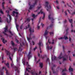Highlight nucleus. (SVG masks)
<instances>
[{"label": "nucleus", "instance_id": "6", "mask_svg": "<svg viewBox=\"0 0 75 75\" xmlns=\"http://www.w3.org/2000/svg\"><path fill=\"white\" fill-rule=\"evenodd\" d=\"M4 31L3 32V33L5 35H6V36H7L8 37V35L6 33L7 32V31H8V28L7 26H6L5 28H4Z\"/></svg>", "mask_w": 75, "mask_h": 75}, {"label": "nucleus", "instance_id": "30", "mask_svg": "<svg viewBox=\"0 0 75 75\" xmlns=\"http://www.w3.org/2000/svg\"><path fill=\"white\" fill-rule=\"evenodd\" d=\"M8 16H9V19L10 20H11V16H10L9 14H8Z\"/></svg>", "mask_w": 75, "mask_h": 75}, {"label": "nucleus", "instance_id": "25", "mask_svg": "<svg viewBox=\"0 0 75 75\" xmlns=\"http://www.w3.org/2000/svg\"><path fill=\"white\" fill-rule=\"evenodd\" d=\"M11 44H12V46H13V47H14V42H13V41H11Z\"/></svg>", "mask_w": 75, "mask_h": 75}, {"label": "nucleus", "instance_id": "40", "mask_svg": "<svg viewBox=\"0 0 75 75\" xmlns=\"http://www.w3.org/2000/svg\"><path fill=\"white\" fill-rule=\"evenodd\" d=\"M50 61V59H49V58H47V59L46 60V62H49Z\"/></svg>", "mask_w": 75, "mask_h": 75}, {"label": "nucleus", "instance_id": "21", "mask_svg": "<svg viewBox=\"0 0 75 75\" xmlns=\"http://www.w3.org/2000/svg\"><path fill=\"white\" fill-rule=\"evenodd\" d=\"M55 67H56V65H55V64H54L53 65V66L52 67V71H53L54 69V68H55Z\"/></svg>", "mask_w": 75, "mask_h": 75}, {"label": "nucleus", "instance_id": "43", "mask_svg": "<svg viewBox=\"0 0 75 75\" xmlns=\"http://www.w3.org/2000/svg\"><path fill=\"white\" fill-rule=\"evenodd\" d=\"M6 20L7 23H9V22L8 21V18H6Z\"/></svg>", "mask_w": 75, "mask_h": 75}, {"label": "nucleus", "instance_id": "5", "mask_svg": "<svg viewBox=\"0 0 75 75\" xmlns=\"http://www.w3.org/2000/svg\"><path fill=\"white\" fill-rule=\"evenodd\" d=\"M4 50H5V52H6L7 55H8L9 57V59H10L11 61H12V59L11 58V56H10L11 54L10 53V52L6 50V49H4Z\"/></svg>", "mask_w": 75, "mask_h": 75}, {"label": "nucleus", "instance_id": "57", "mask_svg": "<svg viewBox=\"0 0 75 75\" xmlns=\"http://www.w3.org/2000/svg\"><path fill=\"white\" fill-rule=\"evenodd\" d=\"M48 42H49V43L50 44H51V42H50V39H49L48 40Z\"/></svg>", "mask_w": 75, "mask_h": 75}, {"label": "nucleus", "instance_id": "36", "mask_svg": "<svg viewBox=\"0 0 75 75\" xmlns=\"http://www.w3.org/2000/svg\"><path fill=\"white\" fill-rule=\"evenodd\" d=\"M16 41L17 43H18V44H19V41L17 39H16Z\"/></svg>", "mask_w": 75, "mask_h": 75}, {"label": "nucleus", "instance_id": "11", "mask_svg": "<svg viewBox=\"0 0 75 75\" xmlns=\"http://www.w3.org/2000/svg\"><path fill=\"white\" fill-rule=\"evenodd\" d=\"M29 30L30 31V36H31V33H34V29H33V30L32 31V28H30L29 29Z\"/></svg>", "mask_w": 75, "mask_h": 75}, {"label": "nucleus", "instance_id": "55", "mask_svg": "<svg viewBox=\"0 0 75 75\" xmlns=\"http://www.w3.org/2000/svg\"><path fill=\"white\" fill-rule=\"evenodd\" d=\"M61 39H63V38L62 37H61V38H58L59 40H61Z\"/></svg>", "mask_w": 75, "mask_h": 75}, {"label": "nucleus", "instance_id": "16", "mask_svg": "<svg viewBox=\"0 0 75 75\" xmlns=\"http://www.w3.org/2000/svg\"><path fill=\"white\" fill-rule=\"evenodd\" d=\"M37 15H35V14H33L32 15V17H33V18L32 19V21H33V19L35 18V17H37Z\"/></svg>", "mask_w": 75, "mask_h": 75}, {"label": "nucleus", "instance_id": "17", "mask_svg": "<svg viewBox=\"0 0 75 75\" xmlns=\"http://www.w3.org/2000/svg\"><path fill=\"white\" fill-rule=\"evenodd\" d=\"M40 67L42 68V67L43 66V64L42 63H39Z\"/></svg>", "mask_w": 75, "mask_h": 75}, {"label": "nucleus", "instance_id": "1", "mask_svg": "<svg viewBox=\"0 0 75 75\" xmlns=\"http://www.w3.org/2000/svg\"><path fill=\"white\" fill-rule=\"evenodd\" d=\"M68 55H65V56H64L62 55V53L61 52L60 53V54L59 56L58 57V59H61L62 58H63V61H68Z\"/></svg>", "mask_w": 75, "mask_h": 75}, {"label": "nucleus", "instance_id": "58", "mask_svg": "<svg viewBox=\"0 0 75 75\" xmlns=\"http://www.w3.org/2000/svg\"><path fill=\"white\" fill-rule=\"evenodd\" d=\"M69 60L71 61V57L69 56Z\"/></svg>", "mask_w": 75, "mask_h": 75}, {"label": "nucleus", "instance_id": "53", "mask_svg": "<svg viewBox=\"0 0 75 75\" xmlns=\"http://www.w3.org/2000/svg\"><path fill=\"white\" fill-rule=\"evenodd\" d=\"M63 51H64V50L65 49V47H64V45L63 46Z\"/></svg>", "mask_w": 75, "mask_h": 75}, {"label": "nucleus", "instance_id": "50", "mask_svg": "<svg viewBox=\"0 0 75 75\" xmlns=\"http://www.w3.org/2000/svg\"><path fill=\"white\" fill-rule=\"evenodd\" d=\"M11 67H13V66H14V64H13V63H11Z\"/></svg>", "mask_w": 75, "mask_h": 75}, {"label": "nucleus", "instance_id": "34", "mask_svg": "<svg viewBox=\"0 0 75 75\" xmlns=\"http://www.w3.org/2000/svg\"><path fill=\"white\" fill-rule=\"evenodd\" d=\"M13 13H15V14H16V15H18V12H15V11H13Z\"/></svg>", "mask_w": 75, "mask_h": 75}, {"label": "nucleus", "instance_id": "22", "mask_svg": "<svg viewBox=\"0 0 75 75\" xmlns=\"http://www.w3.org/2000/svg\"><path fill=\"white\" fill-rule=\"evenodd\" d=\"M69 71H73V69L71 68V67H70L69 69Z\"/></svg>", "mask_w": 75, "mask_h": 75}, {"label": "nucleus", "instance_id": "52", "mask_svg": "<svg viewBox=\"0 0 75 75\" xmlns=\"http://www.w3.org/2000/svg\"><path fill=\"white\" fill-rule=\"evenodd\" d=\"M71 1H72V2H73L74 4V5H75V1H74L73 0H71Z\"/></svg>", "mask_w": 75, "mask_h": 75}, {"label": "nucleus", "instance_id": "42", "mask_svg": "<svg viewBox=\"0 0 75 75\" xmlns=\"http://www.w3.org/2000/svg\"><path fill=\"white\" fill-rule=\"evenodd\" d=\"M66 71V68H65L62 71V72H65Z\"/></svg>", "mask_w": 75, "mask_h": 75}, {"label": "nucleus", "instance_id": "9", "mask_svg": "<svg viewBox=\"0 0 75 75\" xmlns=\"http://www.w3.org/2000/svg\"><path fill=\"white\" fill-rule=\"evenodd\" d=\"M31 51H30L29 52L28 54L27 55L28 57V59H30V58H31Z\"/></svg>", "mask_w": 75, "mask_h": 75}, {"label": "nucleus", "instance_id": "8", "mask_svg": "<svg viewBox=\"0 0 75 75\" xmlns=\"http://www.w3.org/2000/svg\"><path fill=\"white\" fill-rule=\"evenodd\" d=\"M40 13H41V14H43V17L42 18V19H43V20H44V18H45V13H43V12L42 11V9H41V10H40V12H39L38 13V15L39 14H40Z\"/></svg>", "mask_w": 75, "mask_h": 75}, {"label": "nucleus", "instance_id": "14", "mask_svg": "<svg viewBox=\"0 0 75 75\" xmlns=\"http://www.w3.org/2000/svg\"><path fill=\"white\" fill-rule=\"evenodd\" d=\"M31 74L32 75H38V74L37 73H36V71H33V72H31Z\"/></svg>", "mask_w": 75, "mask_h": 75}, {"label": "nucleus", "instance_id": "39", "mask_svg": "<svg viewBox=\"0 0 75 75\" xmlns=\"http://www.w3.org/2000/svg\"><path fill=\"white\" fill-rule=\"evenodd\" d=\"M68 30H69V28H67L66 29V33L67 34H68Z\"/></svg>", "mask_w": 75, "mask_h": 75}, {"label": "nucleus", "instance_id": "24", "mask_svg": "<svg viewBox=\"0 0 75 75\" xmlns=\"http://www.w3.org/2000/svg\"><path fill=\"white\" fill-rule=\"evenodd\" d=\"M64 39L65 40H66L68 39V37H67V36L65 35H64Z\"/></svg>", "mask_w": 75, "mask_h": 75}, {"label": "nucleus", "instance_id": "32", "mask_svg": "<svg viewBox=\"0 0 75 75\" xmlns=\"http://www.w3.org/2000/svg\"><path fill=\"white\" fill-rule=\"evenodd\" d=\"M71 33H75V30H73V29L71 30Z\"/></svg>", "mask_w": 75, "mask_h": 75}, {"label": "nucleus", "instance_id": "19", "mask_svg": "<svg viewBox=\"0 0 75 75\" xmlns=\"http://www.w3.org/2000/svg\"><path fill=\"white\" fill-rule=\"evenodd\" d=\"M28 69H31V68H26V71H28V72H30V71L28 70Z\"/></svg>", "mask_w": 75, "mask_h": 75}, {"label": "nucleus", "instance_id": "45", "mask_svg": "<svg viewBox=\"0 0 75 75\" xmlns=\"http://www.w3.org/2000/svg\"><path fill=\"white\" fill-rule=\"evenodd\" d=\"M6 13H7L8 14H9V11H6Z\"/></svg>", "mask_w": 75, "mask_h": 75}, {"label": "nucleus", "instance_id": "33", "mask_svg": "<svg viewBox=\"0 0 75 75\" xmlns=\"http://www.w3.org/2000/svg\"><path fill=\"white\" fill-rule=\"evenodd\" d=\"M5 71H6V74H7V75H8V70L6 69H5Z\"/></svg>", "mask_w": 75, "mask_h": 75}, {"label": "nucleus", "instance_id": "10", "mask_svg": "<svg viewBox=\"0 0 75 75\" xmlns=\"http://www.w3.org/2000/svg\"><path fill=\"white\" fill-rule=\"evenodd\" d=\"M69 23H71V28H72V27H73V25H72V24H73L72 22L73 21V20L72 19H69Z\"/></svg>", "mask_w": 75, "mask_h": 75}, {"label": "nucleus", "instance_id": "31", "mask_svg": "<svg viewBox=\"0 0 75 75\" xmlns=\"http://www.w3.org/2000/svg\"><path fill=\"white\" fill-rule=\"evenodd\" d=\"M6 66H7L8 68H9V64H8V63H7L6 64Z\"/></svg>", "mask_w": 75, "mask_h": 75}, {"label": "nucleus", "instance_id": "28", "mask_svg": "<svg viewBox=\"0 0 75 75\" xmlns=\"http://www.w3.org/2000/svg\"><path fill=\"white\" fill-rule=\"evenodd\" d=\"M13 50L14 52H16L17 50V48L16 47L13 48Z\"/></svg>", "mask_w": 75, "mask_h": 75}, {"label": "nucleus", "instance_id": "61", "mask_svg": "<svg viewBox=\"0 0 75 75\" xmlns=\"http://www.w3.org/2000/svg\"><path fill=\"white\" fill-rule=\"evenodd\" d=\"M71 41V38L70 37H69V41Z\"/></svg>", "mask_w": 75, "mask_h": 75}, {"label": "nucleus", "instance_id": "3", "mask_svg": "<svg viewBox=\"0 0 75 75\" xmlns=\"http://www.w3.org/2000/svg\"><path fill=\"white\" fill-rule=\"evenodd\" d=\"M45 7H46V9L47 11H49V13L50 12V11L51 10V7L50 5H49L48 6V2L47 1L45 2Z\"/></svg>", "mask_w": 75, "mask_h": 75}, {"label": "nucleus", "instance_id": "47", "mask_svg": "<svg viewBox=\"0 0 75 75\" xmlns=\"http://www.w3.org/2000/svg\"><path fill=\"white\" fill-rule=\"evenodd\" d=\"M30 20L29 18H27L26 19V21H30Z\"/></svg>", "mask_w": 75, "mask_h": 75}, {"label": "nucleus", "instance_id": "48", "mask_svg": "<svg viewBox=\"0 0 75 75\" xmlns=\"http://www.w3.org/2000/svg\"><path fill=\"white\" fill-rule=\"evenodd\" d=\"M32 44H33V45H34L35 44V43L33 41H32Z\"/></svg>", "mask_w": 75, "mask_h": 75}, {"label": "nucleus", "instance_id": "20", "mask_svg": "<svg viewBox=\"0 0 75 75\" xmlns=\"http://www.w3.org/2000/svg\"><path fill=\"white\" fill-rule=\"evenodd\" d=\"M47 48L48 50H51L52 49V47H50L48 46H47Z\"/></svg>", "mask_w": 75, "mask_h": 75}, {"label": "nucleus", "instance_id": "38", "mask_svg": "<svg viewBox=\"0 0 75 75\" xmlns=\"http://www.w3.org/2000/svg\"><path fill=\"white\" fill-rule=\"evenodd\" d=\"M0 12L1 14H3L4 13H3V12L2 11V10L1 9L0 10Z\"/></svg>", "mask_w": 75, "mask_h": 75}, {"label": "nucleus", "instance_id": "13", "mask_svg": "<svg viewBox=\"0 0 75 75\" xmlns=\"http://www.w3.org/2000/svg\"><path fill=\"white\" fill-rule=\"evenodd\" d=\"M52 61H57V60L56 57L54 56V57H53L52 55Z\"/></svg>", "mask_w": 75, "mask_h": 75}, {"label": "nucleus", "instance_id": "2", "mask_svg": "<svg viewBox=\"0 0 75 75\" xmlns=\"http://www.w3.org/2000/svg\"><path fill=\"white\" fill-rule=\"evenodd\" d=\"M51 14H50L48 16V18L49 20H51V22L52 24H51L49 26L47 27V29H48L50 28H52L53 26H54V24H53V23H54V19L53 18V17H51Z\"/></svg>", "mask_w": 75, "mask_h": 75}, {"label": "nucleus", "instance_id": "41", "mask_svg": "<svg viewBox=\"0 0 75 75\" xmlns=\"http://www.w3.org/2000/svg\"><path fill=\"white\" fill-rule=\"evenodd\" d=\"M37 28L38 29V30H39V29H40V27L39 26V24H38V26H37Z\"/></svg>", "mask_w": 75, "mask_h": 75}, {"label": "nucleus", "instance_id": "62", "mask_svg": "<svg viewBox=\"0 0 75 75\" xmlns=\"http://www.w3.org/2000/svg\"><path fill=\"white\" fill-rule=\"evenodd\" d=\"M41 25H42V27H43V26L44 25V24H42V23H41Z\"/></svg>", "mask_w": 75, "mask_h": 75}, {"label": "nucleus", "instance_id": "12", "mask_svg": "<svg viewBox=\"0 0 75 75\" xmlns=\"http://www.w3.org/2000/svg\"><path fill=\"white\" fill-rule=\"evenodd\" d=\"M21 47H23V45H22L21 43H20V46L19 48V51H21V52L22 51V48H21Z\"/></svg>", "mask_w": 75, "mask_h": 75}, {"label": "nucleus", "instance_id": "35", "mask_svg": "<svg viewBox=\"0 0 75 75\" xmlns=\"http://www.w3.org/2000/svg\"><path fill=\"white\" fill-rule=\"evenodd\" d=\"M74 14H75V11L71 13V16H74Z\"/></svg>", "mask_w": 75, "mask_h": 75}, {"label": "nucleus", "instance_id": "49", "mask_svg": "<svg viewBox=\"0 0 75 75\" xmlns=\"http://www.w3.org/2000/svg\"><path fill=\"white\" fill-rule=\"evenodd\" d=\"M37 48V47L36 46L33 49L34 51H35V50H36Z\"/></svg>", "mask_w": 75, "mask_h": 75}, {"label": "nucleus", "instance_id": "18", "mask_svg": "<svg viewBox=\"0 0 75 75\" xmlns=\"http://www.w3.org/2000/svg\"><path fill=\"white\" fill-rule=\"evenodd\" d=\"M50 35H51V36H52V37H53V36H54V32H50Z\"/></svg>", "mask_w": 75, "mask_h": 75}, {"label": "nucleus", "instance_id": "29", "mask_svg": "<svg viewBox=\"0 0 75 75\" xmlns=\"http://www.w3.org/2000/svg\"><path fill=\"white\" fill-rule=\"evenodd\" d=\"M38 44L39 47H41V42H39V43H38Z\"/></svg>", "mask_w": 75, "mask_h": 75}, {"label": "nucleus", "instance_id": "51", "mask_svg": "<svg viewBox=\"0 0 75 75\" xmlns=\"http://www.w3.org/2000/svg\"><path fill=\"white\" fill-rule=\"evenodd\" d=\"M54 40L53 39L52 40L53 42L51 43L52 44H54Z\"/></svg>", "mask_w": 75, "mask_h": 75}, {"label": "nucleus", "instance_id": "7", "mask_svg": "<svg viewBox=\"0 0 75 75\" xmlns=\"http://www.w3.org/2000/svg\"><path fill=\"white\" fill-rule=\"evenodd\" d=\"M48 31H47V30H46L44 34V35L46 39H47V35H48Z\"/></svg>", "mask_w": 75, "mask_h": 75}, {"label": "nucleus", "instance_id": "63", "mask_svg": "<svg viewBox=\"0 0 75 75\" xmlns=\"http://www.w3.org/2000/svg\"><path fill=\"white\" fill-rule=\"evenodd\" d=\"M37 8H38V10H39V9H40V8H41V7H40H40L38 6V7H37Z\"/></svg>", "mask_w": 75, "mask_h": 75}, {"label": "nucleus", "instance_id": "54", "mask_svg": "<svg viewBox=\"0 0 75 75\" xmlns=\"http://www.w3.org/2000/svg\"><path fill=\"white\" fill-rule=\"evenodd\" d=\"M64 13H65V16H67V11H65Z\"/></svg>", "mask_w": 75, "mask_h": 75}, {"label": "nucleus", "instance_id": "46", "mask_svg": "<svg viewBox=\"0 0 75 75\" xmlns=\"http://www.w3.org/2000/svg\"><path fill=\"white\" fill-rule=\"evenodd\" d=\"M22 44L23 45V46L25 45V44H24V42H22Z\"/></svg>", "mask_w": 75, "mask_h": 75}, {"label": "nucleus", "instance_id": "64", "mask_svg": "<svg viewBox=\"0 0 75 75\" xmlns=\"http://www.w3.org/2000/svg\"><path fill=\"white\" fill-rule=\"evenodd\" d=\"M1 75H3V73L1 72Z\"/></svg>", "mask_w": 75, "mask_h": 75}, {"label": "nucleus", "instance_id": "4", "mask_svg": "<svg viewBox=\"0 0 75 75\" xmlns=\"http://www.w3.org/2000/svg\"><path fill=\"white\" fill-rule=\"evenodd\" d=\"M38 1H40L39 0H35V3L33 4V5H31L29 7V9L31 10L33 8H34L35 7V6L37 5V3Z\"/></svg>", "mask_w": 75, "mask_h": 75}, {"label": "nucleus", "instance_id": "37", "mask_svg": "<svg viewBox=\"0 0 75 75\" xmlns=\"http://www.w3.org/2000/svg\"><path fill=\"white\" fill-rule=\"evenodd\" d=\"M24 23H23L22 25H21V26H20V29H22V28L23 27V25Z\"/></svg>", "mask_w": 75, "mask_h": 75}, {"label": "nucleus", "instance_id": "56", "mask_svg": "<svg viewBox=\"0 0 75 75\" xmlns=\"http://www.w3.org/2000/svg\"><path fill=\"white\" fill-rule=\"evenodd\" d=\"M67 21L66 20H65V21H64V23H67Z\"/></svg>", "mask_w": 75, "mask_h": 75}, {"label": "nucleus", "instance_id": "59", "mask_svg": "<svg viewBox=\"0 0 75 75\" xmlns=\"http://www.w3.org/2000/svg\"><path fill=\"white\" fill-rule=\"evenodd\" d=\"M2 8L3 9H4L5 8H4V5H2Z\"/></svg>", "mask_w": 75, "mask_h": 75}, {"label": "nucleus", "instance_id": "60", "mask_svg": "<svg viewBox=\"0 0 75 75\" xmlns=\"http://www.w3.org/2000/svg\"><path fill=\"white\" fill-rule=\"evenodd\" d=\"M67 6H69V7H71V8H72V7H71V6H70L69 5V4H68L67 3Z\"/></svg>", "mask_w": 75, "mask_h": 75}, {"label": "nucleus", "instance_id": "26", "mask_svg": "<svg viewBox=\"0 0 75 75\" xmlns=\"http://www.w3.org/2000/svg\"><path fill=\"white\" fill-rule=\"evenodd\" d=\"M27 38L28 41H29V42H30V40H31V39H32L31 38Z\"/></svg>", "mask_w": 75, "mask_h": 75}, {"label": "nucleus", "instance_id": "23", "mask_svg": "<svg viewBox=\"0 0 75 75\" xmlns=\"http://www.w3.org/2000/svg\"><path fill=\"white\" fill-rule=\"evenodd\" d=\"M14 68L15 69V71H17L18 72V70L17 67L16 66H14Z\"/></svg>", "mask_w": 75, "mask_h": 75}, {"label": "nucleus", "instance_id": "44", "mask_svg": "<svg viewBox=\"0 0 75 75\" xmlns=\"http://www.w3.org/2000/svg\"><path fill=\"white\" fill-rule=\"evenodd\" d=\"M16 27L17 30H18V25L16 24Z\"/></svg>", "mask_w": 75, "mask_h": 75}, {"label": "nucleus", "instance_id": "15", "mask_svg": "<svg viewBox=\"0 0 75 75\" xmlns=\"http://www.w3.org/2000/svg\"><path fill=\"white\" fill-rule=\"evenodd\" d=\"M1 39L2 40V42L4 43V44H5L6 42H7V40H4V38H1Z\"/></svg>", "mask_w": 75, "mask_h": 75}, {"label": "nucleus", "instance_id": "27", "mask_svg": "<svg viewBox=\"0 0 75 75\" xmlns=\"http://www.w3.org/2000/svg\"><path fill=\"white\" fill-rule=\"evenodd\" d=\"M30 24H28V27L27 26H26L25 27V29H27V28H30Z\"/></svg>", "mask_w": 75, "mask_h": 75}]
</instances>
